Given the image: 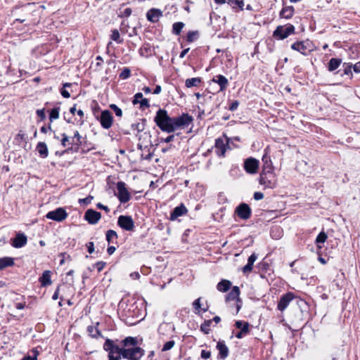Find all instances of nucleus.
<instances>
[{
	"instance_id": "nucleus-55",
	"label": "nucleus",
	"mask_w": 360,
	"mask_h": 360,
	"mask_svg": "<svg viewBox=\"0 0 360 360\" xmlns=\"http://www.w3.org/2000/svg\"><path fill=\"white\" fill-rule=\"evenodd\" d=\"M200 356L202 359H207L211 356V352L208 350L202 349L201 351Z\"/></svg>"
},
{
	"instance_id": "nucleus-33",
	"label": "nucleus",
	"mask_w": 360,
	"mask_h": 360,
	"mask_svg": "<svg viewBox=\"0 0 360 360\" xmlns=\"http://www.w3.org/2000/svg\"><path fill=\"white\" fill-rule=\"evenodd\" d=\"M60 110V108L59 106H56L51 110L49 112V120L51 123L59 118Z\"/></svg>"
},
{
	"instance_id": "nucleus-4",
	"label": "nucleus",
	"mask_w": 360,
	"mask_h": 360,
	"mask_svg": "<svg viewBox=\"0 0 360 360\" xmlns=\"http://www.w3.org/2000/svg\"><path fill=\"white\" fill-rule=\"evenodd\" d=\"M314 44L309 40L297 41L291 45L292 50L297 51L304 56H308L314 50Z\"/></svg>"
},
{
	"instance_id": "nucleus-64",
	"label": "nucleus",
	"mask_w": 360,
	"mask_h": 360,
	"mask_svg": "<svg viewBox=\"0 0 360 360\" xmlns=\"http://www.w3.org/2000/svg\"><path fill=\"white\" fill-rule=\"evenodd\" d=\"M353 70L355 72H360V61L353 65Z\"/></svg>"
},
{
	"instance_id": "nucleus-52",
	"label": "nucleus",
	"mask_w": 360,
	"mask_h": 360,
	"mask_svg": "<svg viewBox=\"0 0 360 360\" xmlns=\"http://www.w3.org/2000/svg\"><path fill=\"white\" fill-rule=\"evenodd\" d=\"M131 9L130 8H127L124 10V11L119 15L120 18H128L131 14Z\"/></svg>"
},
{
	"instance_id": "nucleus-6",
	"label": "nucleus",
	"mask_w": 360,
	"mask_h": 360,
	"mask_svg": "<svg viewBox=\"0 0 360 360\" xmlns=\"http://www.w3.org/2000/svg\"><path fill=\"white\" fill-rule=\"evenodd\" d=\"M193 120L192 116L188 113H183L181 116L172 117L174 131L179 129H184L189 126Z\"/></svg>"
},
{
	"instance_id": "nucleus-43",
	"label": "nucleus",
	"mask_w": 360,
	"mask_h": 360,
	"mask_svg": "<svg viewBox=\"0 0 360 360\" xmlns=\"http://www.w3.org/2000/svg\"><path fill=\"white\" fill-rule=\"evenodd\" d=\"M33 354L32 356H25L21 360H37V356L39 355V352L36 349H33L32 350Z\"/></svg>"
},
{
	"instance_id": "nucleus-19",
	"label": "nucleus",
	"mask_w": 360,
	"mask_h": 360,
	"mask_svg": "<svg viewBox=\"0 0 360 360\" xmlns=\"http://www.w3.org/2000/svg\"><path fill=\"white\" fill-rule=\"evenodd\" d=\"M216 348L219 351L218 354V359L219 360H224L227 358L229 354V350L228 347L226 345L225 342L223 340H219L217 343Z\"/></svg>"
},
{
	"instance_id": "nucleus-32",
	"label": "nucleus",
	"mask_w": 360,
	"mask_h": 360,
	"mask_svg": "<svg viewBox=\"0 0 360 360\" xmlns=\"http://www.w3.org/2000/svg\"><path fill=\"white\" fill-rule=\"evenodd\" d=\"M201 83V79L200 77H193L187 79L185 82V85L187 88H191L193 86H198Z\"/></svg>"
},
{
	"instance_id": "nucleus-59",
	"label": "nucleus",
	"mask_w": 360,
	"mask_h": 360,
	"mask_svg": "<svg viewBox=\"0 0 360 360\" xmlns=\"http://www.w3.org/2000/svg\"><path fill=\"white\" fill-rule=\"evenodd\" d=\"M239 105V102L238 101H234L231 103L229 106V110L231 111H235Z\"/></svg>"
},
{
	"instance_id": "nucleus-47",
	"label": "nucleus",
	"mask_w": 360,
	"mask_h": 360,
	"mask_svg": "<svg viewBox=\"0 0 360 360\" xmlns=\"http://www.w3.org/2000/svg\"><path fill=\"white\" fill-rule=\"evenodd\" d=\"M110 108L115 112L116 116L122 117V110L115 104L110 105Z\"/></svg>"
},
{
	"instance_id": "nucleus-39",
	"label": "nucleus",
	"mask_w": 360,
	"mask_h": 360,
	"mask_svg": "<svg viewBox=\"0 0 360 360\" xmlns=\"http://www.w3.org/2000/svg\"><path fill=\"white\" fill-rule=\"evenodd\" d=\"M198 31H189L186 34V41L188 43L193 42L198 37Z\"/></svg>"
},
{
	"instance_id": "nucleus-9",
	"label": "nucleus",
	"mask_w": 360,
	"mask_h": 360,
	"mask_svg": "<svg viewBox=\"0 0 360 360\" xmlns=\"http://www.w3.org/2000/svg\"><path fill=\"white\" fill-rule=\"evenodd\" d=\"M68 216V214L63 207H58L54 210L49 212L46 214L48 219H51L58 222L63 221Z\"/></svg>"
},
{
	"instance_id": "nucleus-35",
	"label": "nucleus",
	"mask_w": 360,
	"mask_h": 360,
	"mask_svg": "<svg viewBox=\"0 0 360 360\" xmlns=\"http://www.w3.org/2000/svg\"><path fill=\"white\" fill-rule=\"evenodd\" d=\"M185 24L182 22H174L172 25V33L175 35H179L184 27Z\"/></svg>"
},
{
	"instance_id": "nucleus-1",
	"label": "nucleus",
	"mask_w": 360,
	"mask_h": 360,
	"mask_svg": "<svg viewBox=\"0 0 360 360\" xmlns=\"http://www.w3.org/2000/svg\"><path fill=\"white\" fill-rule=\"evenodd\" d=\"M138 340L134 337H127L122 340L120 347L107 338L103 345V349L108 352V360H139L145 353L143 349L137 346Z\"/></svg>"
},
{
	"instance_id": "nucleus-41",
	"label": "nucleus",
	"mask_w": 360,
	"mask_h": 360,
	"mask_svg": "<svg viewBox=\"0 0 360 360\" xmlns=\"http://www.w3.org/2000/svg\"><path fill=\"white\" fill-rule=\"evenodd\" d=\"M327 238H328L327 234L324 231H321L317 236L316 239V243L317 244L323 243L326 242Z\"/></svg>"
},
{
	"instance_id": "nucleus-14",
	"label": "nucleus",
	"mask_w": 360,
	"mask_h": 360,
	"mask_svg": "<svg viewBox=\"0 0 360 360\" xmlns=\"http://www.w3.org/2000/svg\"><path fill=\"white\" fill-rule=\"evenodd\" d=\"M98 119L99 120L101 125L103 129H108L112 127L113 117L110 111L108 110L102 111L100 117Z\"/></svg>"
},
{
	"instance_id": "nucleus-25",
	"label": "nucleus",
	"mask_w": 360,
	"mask_h": 360,
	"mask_svg": "<svg viewBox=\"0 0 360 360\" xmlns=\"http://www.w3.org/2000/svg\"><path fill=\"white\" fill-rule=\"evenodd\" d=\"M99 325V323H96V326L91 325L89 326L86 328L87 333L89 335L95 339H98L99 338H103L101 332L98 329V326Z\"/></svg>"
},
{
	"instance_id": "nucleus-37",
	"label": "nucleus",
	"mask_w": 360,
	"mask_h": 360,
	"mask_svg": "<svg viewBox=\"0 0 360 360\" xmlns=\"http://www.w3.org/2000/svg\"><path fill=\"white\" fill-rule=\"evenodd\" d=\"M227 3L233 9L238 8L240 10H243L244 1L243 0H228Z\"/></svg>"
},
{
	"instance_id": "nucleus-31",
	"label": "nucleus",
	"mask_w": 360,
	"mask_h": 360,
	"mask_svg": "<svg viewBox=\"0 0 360 360\" xmlns=\"http://www.w3.org/2000/svg\"><path fill=\"white\" fill-rule=\"evenodd\" d=\"M201 297H198L193 302V307L195 309V312L197 314H200L202 312H205L208 310V307L207 308H201L200 303Z\"/></svg>"
},
{
	"instance_id": "nucleus-21",
	"label": "nucleus",
	"mask_w": 360,
	"mask_h": 360,
	"mask_svg": "<svg viewBox=\"0 0 360 360\" xmlns=\"http://www.w3.org/2000/svg\"><path fill=\"white\" fill-rule=\"evenodd\" d=\"M188 212L186 206L181 203L180 205L176 207L170 214L169 219L171 221L176 220L179 217L185 215Z\"/></svg>"
},
{
	"instance_id": "nucleus-22",
	"label": "nucleus",
	"mask_w": 360,
	"mask_h": 360,
	"mask_svg": "<svg viewBox=\"0 0 360 360\" xmlns=\"http://www.w3.org/2000/svg\"><path fill=\"white\" fill-rule=\"evenodd\" d=\"M162 15V12L158 8H151L146 13V18L151 22H157L160 17Z\"/></svg>"
},
{
	"instance_id": "nucleus-17",
	"label": "nucleus",
	"mask_w": 360,
	"mask_h": 360,
	"mask_svg": "<svg viewBox=\"0 0 360 360\" xmlns=\"http://www.w3.org/2000/svg\"><path fill=\"white\" fill-rule=\"evenodd\" d=\"M101 218V214L92 209H89L84 214V219L90 224H96Z\"/></svg>"
},
{
	"instance_id": "nucleus-38",
	"label": "nucleus",
	"mask_w": 360,
	"mask_h": 360,
	"mask_svg": "<svg viewBox=\"0 0 360 360\" xmlns=\"http://www.w3.org/2000/svg\"><path fill=\"white\" fill-rule=\"evenodd\" d=\"M146 123V120L142 119L141 122L133 124L131 125V129L134 130H136L138 132L143 131L145 129Z\"/></svg>"
},
{
	"instance_id": "nucleus-46",
	"label": "nucleus",
	"mask_w": 360,
	"mask_h": 360,
	"mask_svg": "<svg viewBox=\"0 0 360 360\" xmlns=\"http://www.w3.org/2000/svg\"><path fill=\"white\" fill-rule=\"evenodd\" d=\"M343 73L341 74V75H352V68H353L352 65H348L346 63H344L343 65Z\"/></svg>"
},
{
	"instance_id": "nucleus-60",
	"label": "nucleus",
	"mask_w": 360,
	"mask_h": 360,
	"mask_svg": "<svg viewBox=\"0 0 360 360\" xmlns=\"http://www.w3.org/2000/svg\"><path fill=\"white\" fill-rule=\"evenodd\" d=\"M86 247H87V249H88V252L89 254H91L94 252V244L93 242H89L87 244H86Z\"/></svg>"
},
{
	"instance_id": "nucleus-61",
	"label": "nucleus",
	"mask_w": 360,
	"mask_h": 360,
	"mask_svg": "<svg viewBox=\"0 0 360 360\" xmlns=\"http://www.w3.org/2000/svg\"><path fill=\"white\" fill-rule=\"evenodd\" d=\"M257 256L255 253H252L248 259V262L254 264V262L256 261Z\"/></svg>"
},
{
	"instance_id": "nucleus-30",
	"label": "nucleus",
	"mask_w": 360,
	"mask_h": 360,
	"mask_svg": "<svg viewBox=\"0 0 360 360\" xmlns=\"http://www.w3.org/2000/svg\"><path fill=\"white\" fill-rule=\"evenodd\" d=\"M14 265V259L12 257H4L0 258V270Z\"/></svg>"
},
{
	"instance_id": "nucleus-44",
	"label": "nucleus",
	"mask_w": 360,
	"mask_h": 360,
	"mask_svg": "<svg viewBox=\"0 0 360 360\" xmlns=\"http://www.w3.org/2000/svg\"><path fill=\"white\" fill-rule=\"evenodd\" d=\"M71 85V83H65L63 84V88L60 90L61 95L65 98H70V94L66 89H65V88L70 87Z\"/></svg>"
},
{
	"instance_id": "nucleus-42",
	"label": "nucleus",
	"mask_w": 360,
	"mask_h": 360,
	"mask_svg": "<svg viewBox=\"0 0 360 360\" xmlns=\"http://www.w3.org/2000/svg\"><path fill=\"white\" fill-rule=\"evenodd\" d=\"M131 76V70L129 68H124L120 72L119 77L122 79H127Z\"/></svg>"
},
{
	"instance_id": "nucleus-15",
	"label": "nucleus",
	"mask_w": 360,
	"mask_h": 360,
	"mask_svg": "<svg viewBox=\"0 0 360 360\" xmlns=\"http://www.w3.org/2000/svg\"><path fill=\"white\" fill-rule=\"evenodd\" d=\"M294 298L295 295L293 292H288L284 294L281 297L280 300L278 302L277 309L281 311H283Z\"/></svg>"
},
{
	"instance_id": "nucleus-54",
	"label": "nucleus",
	"mask_w": 360,
	"mask_h": 360,
	"mask_svg": "<svg viewBox=\"0 0 360 360\" xmlns=\"http://www.w3.org/2000/svg\"><path fill=\"white\" fill-rule=\"evenodd\" d=\"M37 116L41 119V120H44L46 118V114H45V110L43 109H38L36 112Z\"/></svg>"
},
{
	"instance_id": "nucleus-53",
	"label": "nucleus",
	"mask_w": 360,
	"mask_h": 360,
	"mask_svg": "<svg viewBox=\"0 0 360 360\" xmlns=\"http://www.w3.org/2000/svg\"><path fill=\"white\" fill-rule=\"evenodd\" d=\"M93 198H94L93 196L89 195L88 197H86L85 198L79 199V202L80 204L89 205V204L91 203V202L93 200Z\"/></svg>"
},
{
	"instance_id": "nucleus-28",
	"label": "nucleus",
	"mask_w": 360,
	"mask_h": 360,
	"mask_svg": "<svg viewBox=\"0 0 360 360\" xmlns=\"http://www.w3.org/2000/svg\"><path fill=\"white\" fill-rule=\"evenodd\" d=\"M37 151L40 157L45 158L49 155V150L46 144L44 142H39L36 147Z\"/></svg>"
},
{
	"instance_id": "nucleus-10",
	"label": "nucleus",
	"mask_w": 360,
	"mask_h": 360,
	"mask_svg": "<svg viewBox=\"0 0 360 360\" xmlns=\"http://www.w3.org/2000/svg\"><path fill=\"white\" fill-rule=\"evenodd\" d=\"M117 193L115 194L121 203H126L129 201L131 195L126 188V184L123 181H118L117 184Z\"/></svg>"
},
{
	"instance_id": "nucleus-49",
	"label": "nucleus",
	"mask_w": 360,
	"mask_h": 360,
	"mask_svg": "<svg viewBox=\"0 0 360 360\" xmlns=\"http://www.w3.org/2000/svg\"><path fill=\"white\" fill-rule=\"evenodd\" d=\"M139 103L140 104V109L144 110L150 107L149 101L147 98H142Z\"/></svg>"
},
{
	"instance_id": "nucleus-23",
	"label": "nucleus",
	"mask_w": 360,
	"mask_h": 360,
	"mask_svg": "<svg viewBox=\"0 0 360 360\" xmlns=\"http://www.w3.org/2000/svg\"><path fill=\"white\" fill-rule=\"evenodd\" d=\"M263 169L262 171H274V166L270 156L268 155L267 148L264 150V154L262 156Z\"/></svg>"
},
{
	"instance_id": "nucleus-18",
	"label": "nucleus",
	"mask_w": 360,
	"mask_h": 360,
	"mask_svg": "<svg viewBox=\"0 0 360 360\" xmlns=\"http://www.w3.org/2000/svg\"><path fill=\"white\" fill-rule=\"evenodd\" d=\"M212 82L217 84L219 86L218 92L224 91L229 86V82L227 78L222 75H215L211 80Z\"/></svg>"
},
{
	"instance_id": "nucleus-16",
	"label": "nucleus",
	"mask_w": 360,
	"mask_h": 360,
	"mask_svg": "<svg viewBox=\"0 0 360 360\" xmlns=\"http://www.w3.org/2000/svg\"><path fill=\"white\" fill-rule=\"evenodd\" d=\"M27 243V236L24 233H17L15 238L11 239V245L15 248H21Z\"/></svg>"
},
{
	"instance_id": "nucleus-50",
	"label": "nucleus",
	"mask_w": 360,
	"mask_h": 360,
	"mask_svg": "<svg viewBox=\"0 0 360 360\" xmlns=\"http://www.w3.org/2000/svg\"><path fill=\"white\" fill-rule=\"evenodd\" d=\"M106 265V262L103 261L97 262L94 266L96 268L98 272H101Z\"/></svg>"
},
{
	"instance_id": "nucleus-51",
	"label": "nucleus",
	"mask_w": 360,
	"mask_h": 360,
	"mask_svg": "<svg viewBox=\"0 0 360 360\" xmlns=\"http://www.w3.org/2000/svg\"><path fill=\"white\" fill-rule=\"evenodd\" d=\"M142 98H143V94H142V93H140V92L136 93V94L134 95V99H133V101H132V103H133L134 105H136V104H138V103H139V102Z\"/></svg>"
},
{
	"instance_id": "nucleus-2",
	"label": "nucleus",
	"mask_w": 360,
	"mask_h": 360,
	"mask_svg": "<svg viewBox=\"0 0 360 360\" xmlns=\"http://www.w3.org/2000/svg\"><path fill=\"white\" fill-rule=\"evenodd\" d=\"M156 125L162 131L167 133L174 132L172 117H169L165 109H159L154 117Z\"/></svg>"
},
{
	"instance_id": "nucleus-26",
	"label": "nucleus",
	"mask_w": 360,
	"mask_h": 360,
	"mask_svg": "<svg viewBox=\"0 0 360 360\" xmlns=\"http://www.w3.org/2000/svg\"><path fill=\"white\" fill-rule=\"evenodd\" d=\"M51 271L46 270L44 271L41 275V276L39 277V281L41 283V285L42 287H46L48 285H50L52 283L51 279Z\"/></svg>"
},
{
	"instance_id": "nucleus-40",
	"label": "nucleus",
	"mask_w": 360,
	"mask_h": 360,
	"mask_svg": "<svg viewBox=\"0 0 360 360\" xmlns=\"http://www.w3.org/2000/svg\"><path fill=\"white\" fill-rule=\"evenodd\" d=\"M110 38L112 40L115 41L117 44H122L123 41V40L120 38L119 31L116 29L112 31Z\"/></svg>"
},
{
	"instance_id": "nucleus-13",
	"label": "nucleus",
	"mask_w": 360,
	"mask_h": 360,
	"mask_svg": "<svg viewBox=\"0 0 360 360\" xmlns=\"http://www.w3.org/2000/svg\"><path fill=\"white\" fill-rule=\"evenodd\" d=\"M259 162L254 158H248L244 161V169L250 174H256L258 171Z\"/></svg>"
},
{
	"instance_id": "nucleus-58",
	"label": "nucleus",
	"mask_w": 360,
	"mask_h": 360,
	"mask_svg": "<svg viewBox=\"0 0 360 360\" xmlns=\"http://www.w3.org/2000/svg\"><path fill=\"white\" fill-rule=\"evenodd\" d=\"M63 139H61V145L63 147L67 146L68 142L69 141V137L65 134H62Z\"/></svg>"
},
{
	"instance_id": "nucleus-24",
	"label": "nucleus",
	"mask_w": 360,
	"mask_h": 360,
	"mask_svg": "<svg viewBox=\"0 0 360 360\" xmlns=\"http://www.w3.org/2000/svg\"><path fill=\"white\" fill-rule=\"evenodd\" d=\"M294 13L295 8L292 6H285L280 11L279 16L281 18L288 20L293 16Z\"/></svg>"
},
{
	"instance_id": "nucleus-11",
	"label": "nucleus",
	"mask_w": 360,
	"mask_h": 360,
	"mask_svg": "<svg viewBox=\"0 0 360 360\" xmlns=\"http://www.w3.org/2000/svg\"><path fill=\"white\" fill-rule=\"evenodd\" d=\"M117 225L127 231H132L135 228L134 221L132 217L129 215H120L117 219Z\"/></svg>"
},
{
	"instance_id": "nucleus-12",
	"label": "nucleus",
	"mask_w": 360,
	"mask_h": 360,
	"mask_svg": "<svg viewBox=\"0 0 360 360\" xmlns=\"http://www.w3.org/2000/svg\"><path fill=\"white\" fill-rule=\"evenodd\" d=\"M235 214L240 219L247 220L250 219L252 215V210L248 204L242 202L236 207Z\"/></svg>"
},
{
	"instance_id": "nucleus-63",
	"label": "nucleus",
	"mask_w": 360,
	"mask_h": 360,
	"mask_svg": "<svg viewBox=\"0 0 360 360\" xmlns=\"http://www.w3.org/2000/svg\"><path fill=\"white\" fill-rule=\"evenodd\" d=\"M96 207H97V208H98V209H101V210H105V212H107V213L110 212V209L108 208V207H107V206H105V205H103V204H102V203H101V202L97 203Z\"/></svg>"
},
{
	"instance_id": "nucleus-27",
	"label": "nucleus",
	"mask_w": 360,
	"mask_h": 360,
	"mask_svg": "<svg viewBox=\"0 0 360 360\" xmlns=\"http://www.w3.org/2000/svg\"><path fill=\"white\" fill-rule=\"evenodd\" d=\"M232 283L226 279H222L219 281L217 285V289L219 292H227L231 287Z\"/></svg>"
},
{
	"instance_id": "nucleus-34",
	"label": "nucleus",
	"mask_w": 360,
	"mask_h": 360,
	"mask_svg": "<svg viewBox=\"0 0 360 360\" xmlns=\"http://www.w3.org/2000/svg\"><path fill=\"white\" fill-rule=\"evenodd\" d=\"M105 238H106V240L110 244V243H114V240H116L117 239L118 236H117L116 231H115L113 230H108L106 232Z\"/></svg>"
},
{
	"instance_id": "nucleus-56",
	"label": "nucleus",
	"mask_w": 360,
	"mask_h": 360,
	"mask_svg": "<svg viewBox=\"0 0 360 360\" xmlns=\"http://www.w3.org/2000/svg\"><path fill=\"white\" fill-rule=\"evenodd\" d=\"M252 266H253L252 264H250V263L248 262L247 264L243 266V272L244 274H246V273H249V272L252 271Z\"/></svg>"
},
{
	"instance_id": "nucleus-36",
	"label": "nucleus",
	"mask_w": 360,
	"mask_h": 360,
	"mask_svg": "<svg viewBox=\"0 0 360 360\" xmlns=\"http://www.w3.org/2000/svg\"><path fill=\"white\" fill-rule=\"evenodd\" d=\"M212 323V320H205L201 325H200V330L204 334H209L210 332V326Z\"/></svg>"
},
{
	"instance_id": "nucleus-48",
	"label": "nucleus",
	"mask_w": 360,
	"mask_h": 360,
	"mask_svg": "<svg viewBox=\"0 0 360 360\" xmlns=\"http://www.w3.org/2000/svg\"><path fill=\"white\" fill-rule=\"evenodd\" d=\"M271 236L273 238H278L281 237L280 236V228L279 227H274L272 228L271 230Z\"/></svg>"
},
{
	"instance_id": "nucleus-7",
	"label": "nucleus",
	"mask_w": 360,
	"mask_h": 360,
	"mask_svg": "<svg viewBox=\"0 0 360 360\" xmlns=\"http://www.w3.org/2000/svg\"><path fill=\"white\" fill-rule=\"evenodd\" d=\"M240 293V290L239 287L233 286L225 297L226 302H229L231 301L236 302V313H238L242 307V300L239 297Z\"/></svg>"
},
{
	"instance_id": "nucleus-45",
	"label": "nucleus",
	"mask_w": 360,
	"mask_h": 360,
	"mask_svg": "<svg viewBox=\"0 0 360 360\" xmlns=\"http://www.w3.org/2000/svg\"><path fill=\"white\" fill-rule=\"evenodd\" d=\"M175 342L174 340H169L167 342L162 348V352H166L170 350L174 347Z\"/></svg>"
},
{
	"instance_id": "nucleus-57",
	"label": "nucleus",
	"mask_w": 360,
	"mask_h": 360,
	"mask_svg": "<svg viewBox=\"0 0 360 360\" xmlns=\"http://www.w3.org/2000/svg\"><path fill=\"white\" fill-rule=\"evenodd\" d=\"M252 266H253L252 264H250V263L248 262L247 264L243 266V272L244 274H246V273H249V272L252 271Z\"/></svg>"
},
{
	"instance_id": "nucleus-20",
	"label": "nucleus",
	"mask_w": 360,
	"mask_h": 360,
	"mask_svg": "<svg viewBox=\"0 0 360 360\" xmlns=\"http://www.w3.org/2000/svg\"><path fill=\"white\" fill-rule=\"evenodd\" d=\"M235 326L237 328H240L243 326V330H240L236 334V337L238 339L243 338L245 335H246L249 333V326L250 324L248 322L243 321H237L235 323Z\"/></svg>"
},
{
	"instance_id": "nucleus-5",
	"label": "nucleus",
	"mask_w": 360,
	"mask_h": 360,
	"mask_svg": "<svg viewBox=\"0 0 360 360\" xmlns=\"http://www.w3.org/2000/svg\"><path fill=\"white\" fill-rule=\"evenodd\" d=\"M259 184L267 188H274L276 186V179L274 171H262L259 176Z\"/></svg>"
},
{
	"instance_id": "nucleus-8",
	"label": "nucleus",
	"mask_w": 360,
	"mask_h": 360,
	"mask_svg": "<svg viewBox=\"0 0 360 360\" xmlns=\"http://www.w3.org/2000/svg\"><path fill=\"white\" fill-rule=\"evenodd\" d=\"M215 153L219 157H224L229 146V139L224 135V137H219L215 140Z\"/></svg>"
},
{
	"instance_id": "nucleus-29",
	"label": "nucleus",
	"mask_w": 360,
	"mask_h": 360,
	"mask_svg": "<svg viewBox=\"0 0 360 360\" xmlns=\"http://www.w3.org/2000/svg\"><path fill=\"white\" fill-rule=\"evenodd\" d=\"M342 63V60L340 58H332L328 64V70L330 72H333L337 70L340 64Z\"/></svg>"
},
{
	"instance_id": "nucleus-3",
	"label": "nucleus",
	"mask_w": 360,
	"mask_h": 360,
	"mask_svg": "<svg viewBox=\"0 0 360 360\" xmlns=\"http://www.w3.org/2000/svg\"><path fill=\"white\" fill-rule=\"evenodd\" d=\"M295 32V28L292 24H287L285 26L278 25L274 31L273 37L276 39L283 40Z\"/></svg>"
},
{
	"instance_id": "nucleus-62",
	"label": "nucleus",
	"mask_w": 360,
	"mask_h": 360,
	"mask_svg": "<svg viewBox=\"0 0 360 360\" xmlns=\"http://www.w3.org/2000/svg\"><path fill=\"white\" fill-rule=\"evenodd\" d=\"M253 197H254V199L255 200H259L263 199L264 194L262 193H261V192H255L254 193V196Z\"/></svg>"
}]
</instances>
